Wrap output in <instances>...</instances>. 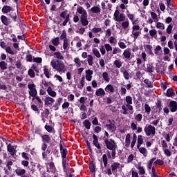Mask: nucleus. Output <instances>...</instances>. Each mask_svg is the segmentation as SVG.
<instances>
[{
	"label": "nucleus",
	"mask_w": 177,
	"mask_h": 177,
	"mask_svg": "<svg viewBox=\"0 0 177 177\" xmlns=\"http://www.w3.org/2000/svg\"><path fill=\"white\" fill-rule=\"evenodd\" d=\"M105 145L106 147V149H109V150H111V151L108 152L109 156L111 157V158L114 159L115 158V154H116V149H117V143L115 142L114 140L110 139V140H105Z\"/></svg>",
	"instance_id": "f257e3e1"
},
{
	"label": "nucleus",
	"mask_w": 177,
	"mask_h": 177,
	"mask_svg": "<svg viewBox=\"0 0 177 177\" xmlns=\"http://www.w3.org/2000/svg\"><path fill=\"white\" fill-rule=\"evenodd\" d=\"M50 66L58 73H66L67 71V66H66L63 62L53 59L50 62Z\"/></svg>",
	"instance_id": "f03ea898"
},
{
	"label": "nucleus",
	"mask_w": 177,
	"mask_h": 177,
	"mask_svg": "<svg viewBox=\"0 0 177 177\" xmlns=\"http://www.w3.org/2000/svg\"><path fill=\"white\" fill-rule=\"evenodd\" d=\"M131 37L133 38L135 41L138 39V37L140 36L142 34V30H140V26L139 25H133L131 28Z\"/></svg>",
	"instance_id": "7ed1b4c3"
},
{
	"label": "nucleus",
	"mask_w": 177,
	"mask_h": 177,
	"mask_svg": "<svg viewBox=\"0 0 177 177\" xmlns=\"http://www.w3.org/2000/svg\"><path fill=\"white\" fill-rule=\"evenodd\" d=\"M113 19L115 21H118V23H121L122 21H125L127 17L124 13H120V10H116L113 15Z\"/></svg>",
	"instance_id": "20e7f679"
},
{
	"label": "nucleus",
	"mask_w": 177,
	"mask_h": 177,
	"mask_svg": "<svg viewBox=\"0 0 177 177\" xmlns=\"http://www.w3.org/2000/svg\"><path fill=\"white\" fill-rule=\"evenodd\" d=\"M144 131L147 136H154L156 135V127L151 125H146Z\"/></svg>",
	"instance_id": "39448f33"
},
{
	"label": "nucleus",
	"mask_w": 177,
	"mask_h": 177,
	"mask_svg": "<svg viewBox=\"0 0 177 177\" xmlns=\"http://www.w3.org/2000/svg\"><path fill=\"white\" fill-rule=\"evenodd\" d=\"M122 114H124V115H128V114H133V106L129 108L128 105H122Z\"/></svg>",
	"instance_id": "423d86ee"
},
{
	"label": "nucleus",
	"mask_w": 177,
	"mask_h": 177,
	"mask_svg": "<svg viewBox=\"0 0 177 177\" xmlns=\"http://www.w3.org/2000/svg\"><path fill=\"white\" fill-rule=\"evenodd\" d=\"M59 147L62 157V165L64 168L66 169V157L67 156V150L63 148V145H60Z\"/></svg>",
	"instance_id": "0eeeda50"
},
{
	"label": "nucleus",
	"mask_w": 177,
	"mask_h": 177,
	"mask_svg": "<svg viewBox=\"0 0 177 177\" xmlns=\"http://www.w3.org/2000/svg\"><path fill=\"white\" fill-rule=\"evenodd\" d=\"M106 128L109 132H114V131H116L117 127H115V124H114V120H109V124L106 125Z\"/></svg>",
	"instance_id": "6e6552de"
},
{
	"label": "nucleus",
	"mask_w": 177,
	"mask_h": 177,
	"mask_svg": "<svg viewBox=\"0 0 177 177\" xmlns=\"http://www.w3.org/2000/svg\"><path fill=\"white\" fill-rule=\"evenodd\" d=\"M55 103V99L49 97L48 95L45 96L44 104L45 106H52Z\"/></svg>",
	"instance_id": "1a4fd4ad"
},
{
	"label": "nucleus",
	"mask_w": 177,
	"mask_h": 177,
	"mask_svg": "<svg viewBox=\"0 0 177 177\" xmlns=\"http://www.w3.org/2000/svg\"><path fill=\"white\" fill-rule=\"evenodd\" d=\"M8 149V151H9V153H10L11 156H15V153H16V151H17L16 150V149H17V146L16 145H12L11 144H9L7 147Z\"/></svg>",
	"instance_id": "9d476101"
},
{
	"label": "nucleus",
	"mask_w": 177,
	"mask_h": 177,
	"mask_svg": "<svg viewBox=\"0 0 177 177\" xmlns=\"http://www.w3.org/2000/svg\"><path fill=\"white\" fill-rule=\"evenodd\" d=\"M77 12L79 15H81L80 17H85L88 16V13L86 12V10L84 9L82 6H78Z\"/></svg>",
	"instance_id": "9b49d317"
},
{
	"label": "nucleus",
	"mask_w": 177,
	"mask_h": 177,
	"mask_svg": "<svg viewBox=\"0 0 177 177\" xmlns=\"http://www.w3.org/2000/svg\"><path fill=\"white\" fill-rule=\"evenodd\" d=\"M168 48L169 49H175L176 52H177V41H175L174 43V41L169 40L167 43Z\"/></svg>",
	"instance_id": "f8f14e48"
},
{
	"label": "nucleus",
	"mask_w": 177,
	"mask_h": 177,
	"mask_svg": "<svg viewBox=\"0 0 177 177\" xmlns=\"http://www.w3.org/2000/svg\"><path fill=\"white\" fill-rule=\"evenodd\" d=\"M170 111L171 113H175L177 110V102L175 101H171L169 103Z\"/></svg>",
	"instance_id": "ddd939ff"
},
{
	"label": "nucleus",
	"mask_w": 177,
	"mask_h": 177,
	"mask_svg": "<svg viewBox=\"0 0 177 177\" xmlns=\"http://www.w3.org/2000/svg\"><path fill=\"white\" fill-rule=\"evenodd\" d=\"M93 74V71L88 69L86 71V81H92V75Z\"/></svg>",
	"instance_id": "4468645a"
},
{
	"label": "nucleus",
	"mask_w": 177,
	"mask_h": 177,
	"mask_svg": "<svg viewBox=\"0 0 177 177\" xmlns=\"http://www.w3.org/2000/svg\"><path fill=\"white\" fill-rule=\"evenodd\" d=\"M1 20L4 26H9V24H10V19L5 15L1 17Z\"/></svg>",
	"instance_id": "2eb2a0df"
},
{
	"label": "nucleus",
	"mask_w": 177,
	"mask_h": 177,
	"mask_svg": "<svg viewBox=\"0 0 177 177\" xmlns=\"http://www.w3.org/2000/svg\"><path fill=\"white\" fill-rule=\"evenodd\" d=\"M104 89L105 92H107L108 93H114L115 91V89L114 88V86H113L112 84H108Z\"/></svg>",
	"instance_id": "dca6fc26"
},
{
	"label": "nucleus",
	"mask_w": 177,
	"mask_h": 177,
	"mask_svg": "<svg viewBox=\"0 0 177 177\" xmlns=\"http://www.w3.org/2000/svg\"><path fill=\"white\" fill-rule=\"evenodd\" d=\"M95 95L96 96L102 97V96H104V95H106V91H104V89L100 88L95 91Z\"/></svg>",
	"instance_id": "f3484780"
},
{
	"label": "nucleus",
	"mask_w": 177,
	"mask_h": 177,
	"mask_svg": "<svg viewBox=\"0 0 177 177\" xmlns=\"http://www.w3.org/2000/svg\"><path fill=\"white\" fill-rule=\"evenodd\" d=\"M15 173L18 176H21V177H26L24 174H26V169H17L15 170Z\"/></svg>",
	"instance_id": "a211bd4d"
},
{
	"label": "nucleus",
	"mask_w": 177,
	"mask_h": 177,
	"mask_svg": "<svg viewBox=\"0 0 177 177\" xmlns=\"http://www.w3.org/2000/svg\"><path fill=\"white\" fill-rule=\"evenodd\" d=\"M126 104H124L127 105L129 109H132V97L131 96H126Z\"/></svg>",
	"instance_id": "6ab92c4d"
},
{
	"label": "nucleus",
	"mask_w": 177,
	"mask_h": 177,
	"mask_svg": "<svg viewBox=\"0 0 177 177\" xmlns=\"http://www.w3.org/2000/svg\"><path fill=\"white\" fill-rule=\"evenodd\" d=\"M127 16L128 19L131 21L133 26L136 23V21H135V15L129 13V11H127Z\"/></svg>",
	"instance_id": "aec40b11"
},
{
	"label": "nucleus",
	"mask_w": 177,
	"mask_h": 177,
	"mask_svg": "<svg viewBox=\"0 0 177 177\" xmlns=\"http://www.w3.org/2000/svg\"><path fill=\"white\" fill-rule=\"evenodd\" d=\"M123 56L125 59H131V49L127 48L124 50L123 52Z\"/></svg>",
	"instance_id": "412c9836"
},
{
	"label": "nucleus",
	"mask_w": 177,
	"mask_h": 177,
	"mask_svg": "<svg viewBox=\"0 0 177 177\" xmlns=\"http://www.w3.org/2000/svg\"><path fill=\"white\" fill-rule=\"evenodd\" d=\"M47 93H48V95L50 96H51L52 97H56V91H53V89L52 88V87L49 86L47 88Z\"/></svg>",
	"instance_id": "4be33fe9"
},
{
	"label": "nucleus",
	"mask_w": 177,
	"mask_h": 177,
	"mask_svg": "<svg viewBox=\"0 0 177 177\" xmlns=\"http://www.w3.org/2000/svg\"><path fill=\"white\" fill-rule=\"evenodd\" d=\"M122 28L123 30H127L129 28V20L127 19L126 21H123L121 23Z\"/></svg>",
	"instance_id": "5701e85b"
},
{
	"label": "nucleus",
	"mask_w": 177,
	"mask_h": 177,
	"mask_svg": "<svg viewBox=\"0 0 177 177\" xmlns=\"http://www.w3.org/2000/svg\"><path fill=\"white\" fill-rule=\"evenodd\" d=\"M113 64L117 68H121V67H122L123 62L121 59H117L113 62Z\"/></svg>",
	"instance_id": "b1692460"
},
{
	"label": "nucleus",
	"mask_w": 177,
	"mask_h": 177,
	"mask_svg": "<svg viewBox=\"0 0 177 177\" xmlns=\"http://www.w3.org/2000/svg\"><path fill=\"white\" fill-rule=\"evenodd\" d=\"M80 21L84 27L89 24V21H88V16L80 17Z\"/></svg>",
	"instance_id": "393cba45"
},
{
	"label": "nucleus",
	"mask_w": 177,
	"mask_h": 177,
	"mask_svg": "<svg viewBox=\"0 0 177 177\" xmlns=\"http://www.w3.org/2000/svg\"><path fill=\"white\" fill-rule=\"evenodd\" d=\"M124 145L126 147H129V145H131V134L127 133L125 138Z\"/></svg>",
	"instance_id": "a878e982"
},
{
	"label": "nucleus",
	"mask_w": 177,
	"mask_h": 177,
	"mask_svg": "<svg viewBox=\"0 0 177 177\" xmlns=\"http://www.w3.org/2000/svg\"><path fill=\"white\" fill-rule=\"evenodd\" d=\"M93 145L97 147V149H100V145L99 144V142L97 141V136L95 134L93 135Z\"/></svg>",
	"instance_id": "bb28decb"
},
{
	"label": "nucleus",
	"mask_w": 177,
	"mask_h": 177,
	"mask_svg": "<svg viewBox=\"0 0 177 177\" xmlns=\"http://www.w3.org/2000/svg\"><path fill=\"white\" fill-rule=\"evenodd\" d=\"M156 28H158L159 30H165V25L164 23L162 22H156Z\"/></svg>",
	"instance_id": "cd10ccee"
},
{
	"label": "nucleus",
	"mask_w": 177,
	"mask_h": 177,
	"mask_svg": "<svg viewBox=\"0 0 177 177\" xmlns=\"http://www.w3.org/2000/svg\"><path fill=\"white\" fill-rule=\"evenodd\" d=\"M136 140H138V136L135 133H133L131 144V149H133V147H135V145H136Z\"/></svg>",
	"instance_id": "c85d7f7f"
},
{
	"label": "nucleus",
	"mask_w": 177,
	"mask_h": 177,
	"mask_svg": "<svg viewBox=\"0 0 177 177\" xmlns=\"http://www.w3.org/2000/svg\"><path fill=\"white\" fill-rule=\"evenodd\" d=\"M92 52L94 56H95V57H97V59H100V57H102V55H100V53L99 52V50H97V48H93L92 49Z\"/></svg>",
	"instance_id": "c756f323"
},
{
	"label": "nucleus",
	"mask_w": 177,
	"mask_h": 177,
	"mask_svg": "<svg viewBox=\"0 0 177 177\" xmlns=\"http://www.w3.org/2000/svg\"><path fill=\"white\" fill-rule=\"evenodd\" d=\"M77 86L80 89H82V88H84V86H85V77H82L80 80V84H78Z\"/></svg>",
	"instance_id": "7c9ffc66"
},
{
	"label": "nucleus",
	"mask_w": 177,
	"mask_h": 177,
	"mask_svg": "<svg viewBox=\"0 0 177 177\" xmlns=\"http://www.w3.org/2000/svg\"><path fill=\"white\" fill-rule=\"evenodd\" d=\"M120 165L118 162H113L111 166L113 172H117V169L120 168Z\"/></svg>",
	"instance_id": "2f4dec72"
},
{
	"label": "nucleus",
	"mask_w": 177,
	"mask_h": 177,
	"mask_svg": "<svg viewBox=\"0 0 177 177\" xmlns=\"http://www.w3.org/2000/svg\"><path fill=\"white\" fill-rule=\"evenodd\" d=\"M44 74L46 78H50V73H49V70L48 69V66H44Z\"/></svg>",
	"instance_id": "473e14b6"
},
{
	"label": "nucleus",
	"mask_w": 177,
	"mask_h": 177,
	"mask_svg": "<svg viewBox=\"0 0 177 177\" xmlns=\"http://www.w3.org/2000/svg\"><path fill=\"white\" fill-rule=\"evenodd\" d=\"M138 149H139L140 146H142V145H143V136L142 135H139L138 136Z\"/></svg>",
	"instance_id": "72a5a7b5"
},
{
	"label": "nucleus",
	"mask_w": 177,
	"mask_h": 177,
	"mask_svg": "<svg viewBox=\"0 0 177 177\" xmlns=\"http://www.w3.org/2000/svg\"><path fill=\"white\" fill-rule=\"evenodd\" d=\"M11 10H12V7L9 6H5L2 8L3 13H9L11 12Z\"/></svg>",
	"instance_id": "f704fd0d"
},
{
	"label": "nucleus",
	"mask_w": 177,
	"mask_h": 177,
	"mask_svg": "<svg viewBox=\"0 0 177 177\" xmlns=\"http://www.w3.org/2000/svg\"><path fill=\"white\" fill-rule=\"evenodd\" d=\"M150 15H151V19H153L154 23H157V21H158V17L157 14L154 12H151Z\"/></svg>",
	"instance_id": "c9c22d12"
},
{
	"label": "nucleus",
	"mask_w": 177,
	"mask_h": 177,
	"mask_svg": "<svg viewBox=\"0 0 177 177\" xmlns=\"http://www.w3.org/2000/svg\"><path fill=\"white\" fill-rule=\"evenodd\" d=\"M167 96H168V97H174V96H175V92H174V90H172V88L167 89Z\"/></svg>",
	"instance_id": "e433bc0d"
},
{
	"label": "nucleus",
	"mask_w": 177,
	"mask_h": 177,
	"mask_svg": "<svg viewBox=\"0 0 177 177\" xmlns=\"http://www.w3.org/2000/svg\"><path fill=\"white\" fill-rule=\"evenodd\" d=\"M87 62L88 66H93V56H92L91 55H88L87 57Z\"/></svg>",
	"instance_id": "4c0bfd02"
},
{
	"label": "nucleus",
	"mask_w": 177,
	"mask_h": 177,
	"mask_svg": "<svg viewBox=\"0 0 177 177\" xmlns=\"http://www.w3.org/2000/svg\"><path fill=\"white\" fill-rule=\"evenodd\" d=\"M138 150L141 154H142L145 157H147V149L145 147H140Z\"/></svg>",
	"instance_id": "58836bf2"
},
{
	"label": "nucleus",
	"mask_w": 177,
	"mask_h": 177,
	"mask_svg": "<svg viewBox=\"0 0 177 177\" xmlns=\"http://www.w3.org/2000/svg\"><path fill=\"white\" fill-rule=\"evenodd\" d=\"M55 57L57 59H59V60H64V56H63V55L62 53H60V52H55L54 53Z\"/></svg>",
	"instance_id": "ea45409f"
},
{
	"label": "nucleus",
	"mask_w": 177,
	"mask_h": 177,
	"mask_svg": "<svg viewBox=\"0 0 177 177\" xmlns=\"http://www.w3.org/2000/svg\"><path fill=\"white\" fill-rule=\"evenodd\" d=\"M74 63H75L76 67H81V64H82V61H81L80 58L76 57L74 59Z\"/></svg>",
	"instance_id": "a19ab883"
},
{
	"label": "nucleus",
	"mask_w": 177,
	"mask_h": 177,
	"mask_svg": "<svg viewBox=\"0 0 177 177\" xmlns=\"http://www.w3.org/2000/svg\"><path fill=\"white\" fill-rule=\"evenodd\" d=\"M91 10L92 13H96V14L100 13V8H99L97 6H94V7L91 8Z\"/></svg>",
	"instance_id": "79ce46f5"
},
{
	"label": "nucleus",
	"mask_w": 177,
	"mask_h": 177,
	"mask_svg": "<svg viewBox=\"0 0 177 177\" xmlns=\"http://www.w3.org/2000/svg\"><path fill=\"white\" fill-rule=\"evenodd\" d=\"M42 140L44 143H49L50 142V137L48 135H44L42 136Z\"/></svg>",
	"instance_id": "37998d69"
},
{
	"label": "nucleus",
	"mask_w": 177,
	"mask_h": 177,
	"mask_svg": "<svg viewBox=\"0 0 177 177\" xmlns=\"http://www.w3.org/2000/svg\"><path fill=\"white\" fill-rule=\"evenodd\" d=\"M51 42H52L53 45H54V46H59V44H60V42L59 41V37H55V38L51 40Z\"/></svg>",
	"instance_id": "c03bdc74"
},
{
	"label": "nucleus",
	"mask_w": 177,
	"mask_h": 177,
	"mask_svg": "<svg viewBox=\"0 0 177 177\" xmlns=\"http://www.w3.org/2000/svg\"><path fill=\"white\" fill-rule=\"evenodd\" d=\"M102 77H103L104 81H106V82H110V77H109V73H107V72H104L102 73Z\"/></svg>",
	"instance_id": "a18cd8bd"
},
{
	"label": "nucleus",
	"mask_w": 177,
	"mask_h": 177,
	"mask_svg": "<svg viewBox=\"0 0 177 177\" xmlns=\"http://www.w3.org/2000/svg\"><path fill=\"white\" fill-rule=\"evenodd\" d=\"M122 73H123V76L124 80H128L131 78V75H129V73H128V71H124Z\"/></svg>",
	"instance_id": "49530a36"
},
{
	"label": "nucleus",
	"mask_w": 177,
	"mask_h": 177,
	"mask_svg": "<svg viewBox=\"0 0 177 177\" xmlns=\"http://www.w3.org/2000/svg\"><path fill=\"white\" fill-rule=\"evenodd\" d=\"M0 68L1 70H6L8 68V64L6 62L2 61L0 62Z\"/></svg>",
	"instance_id": "de8ad7c7"
},
{
	"label": "nucleus",
	"mask_w": 177,
	"mask_h": 177,
	"mask_svg": "<svg viewBox=\"0 0 177 177\" xmlns=\"http://www.w3.org/2000/svg\"><path fill=\"white\" fill-rule=\"evenodd\" d=\"M29 94L30 96H32V97H35V96H37V89L33 88L30 90Z\"/></svg>",
	"instance_id": "09e8293b"
},
{
	"label": "nucleus",
	"mask_w": 177,
	"mask_h": 177,
	"mask_svg": "<svg viewBox=\"0 0 177 177\" xmlns=\"http://www.w3.org/2000/svg\"><path fill=\"white\" fill-rule=\"evenodd\" d=\"M142 118H143V115H142L140 113H138L135 116V120L137 121V122H140V121H142Z\"/></svg>",
	"instance_id": "8fccbe9b"
},
{
	"label": "nucleus",
	"mask_w": 177,
	"mask_h": 177,
	"mask_svg": "<svg viewBox=\"0 0 177 177\" xmlns=\"http://www.w3.org/2000/svg\"><path fill=\"white\" fill-rule=\"evenodd\" d=\"M83 124L84 127H86V129H91V122H89V120H86Z\"/></svg>",
	"instance_id": "3c124183"
},
{
	"label": "nucleus",
	"mask_w": 177,
	"mask_h": 177,
	"mask_svg": "<svg viewBox=\"0 0 177 177\" xmlns=\"http://www.w3.org/2000/svg\"><path fill=\"white\" fill-rule=\"evenodd\" d=\"M102 161H103L104 167H107V162H108L107 155L104 154L102 156Z\"/></svg>",
	"instance_id": "603ef678"
},
{
	"label": "nucleus",
	"mask_w": 177,
	"mask_h": 177,
	"mask_svg": "<svg viewBox=\"0 0 177 177\" xmlns=\"http://www.w3.org/2000/svg\"><path fill=\"white\" fill-rule=\"evenodd\" d=\"M138 172L140 175H145V174H146V171H145V169L143 168V167L139 166L138 167Z\"/></svg>",
	"instance_id": "864d4df0"
},
{
	"label": "nucleus",
	"mask_w": 177,
	"mask_h": 177,
	"mask_svg": "<svg viewBox=\"0 0 177 177\" xmlns=\"http://www.w3.org/2000/svg\"><path fill=\"white\" fill-rule=\"evenodd\" d=\"M118 46L119 48H120V49H126L127 48V44H125V43L120 41L118 42Z\"/></svg>",
	"instance_id": "5fc2aeb1"
},
{
	"label": "nucleus",
	"mask_w": 177,
	"mask_h": 177,
	"mask_svg": "<svg viewBox=\"0 0 177 177\" xmlns=\"http://www.w3.org/2000/svg\"><path fill=\"white\" fill-rule=\"evenodd\" d=\"M104 48H105V50H106V52H110L113 50V48L109 44H105L104 46Z\"/></svg>",
	"instance_id": "6e6d98bb"
},
{
	"label": "nucleus",
	"mask_w": 177,
	"mask_h": 177,
	"mask_svg": "<svg viewBox=\"0 0 177 177\" xmlns=\"http://www.w3.org/2000/svg\"><path fill=\"white\" fill-rule=\"evenodd\" d=\"M159 8L160 10H161V12H162V13L165 12V4H164L163 3H159Z\"/></svg>",
	"instance_id": "4d7b16f0"
},
{
	"label": "nucleus",
	"mask_w": 177,
	"mask_h": 177,
	"mask_svg": "<svg viewBox=\"0 0 177 177\" xmlns=\"http://www.w3.org/2000/svg\"><path fill=\"white\" fill-rule=\"evenodd\" d=\"M145 112L147 113V114H150V111H151V108H150V106H149V104H145Z\"/></svg>",
	"instance_id": "13d9d810"
},
{
	"label": "nucleus",
	"mask_w": 177,
	"mask_h": 177,
	"mask_svg": "<svg viewBox=\"0 0 177 177\" xmlns=\"http://www.w3.org/2000/svg\"><path fill=\"white\" fill-rule=\"evenodd\" d=\"M147 73H153L154 68H153V66L148 64L147 66V68H146Z\"/></svg>",
	"instance_id": "bf43d9fd"
},
{
	"label": "nucleus",
	"mask_w": 177,
	"mask_h": 177,
	"mask_svg": "<svg viewBox=\"0 0 177 177\" xmlns=\"http://www.w3.org/2000/svg\"><path fill=\"white\" fill-rule=\"evenodd\" d=\"M135 156H133V154H130L127 158V163L129 164V162H132Z\"/></svg>",
	"instance_id": "052dcab7"
},
{
	"label": "nucleus",
	"mask_w": 177,
	"mask_h": 177,
	"mask_svg": "<svg viewBox=\"0 0 177 177\" xmlns=\"http://www.w3.org/2000/svg\"><path fill=\"white\" fill-rule=\"evenodd\" d=\"M160 50H161V46H157L154 50L155 55H160Z\"/></svg>",
	"instance_id": "680f3d73"
},
{
	"label": "nucleus",
	"mask_w": 177,
	"mask_h": 177,
	"mask_svg": "<svg viewBox=\"0 0 177 177\" xmlns=\"http://www.w3.org/2000/svg\"><path fill=\"white\" fill-rule=\"evenodd\" d=\"M149 35L151 37H156L157 35V30L156 29H152L149 30Z\"/></svg>",
	"instance_id": "e2e57ef3"
},
{
	"label": "nucleus",
	"mask_w": 177,
	"mask_h": 177,
	"mask_svg": "<svg viewBox=\"0 0 177 177\" xmlns=\"http://www.w3.org/2000/svg\"><path fill=\"white\" fill-rule=\"evenodd\" d=\"M10 17H12V19H13V20H15V21H16V18L17 17V15L16 14V12L12 11L10 13Z\"/></svg>",
	"instance_id": "0e129e2a"
},
{
	"label": "nucleus",
	"mask_w": 177,
	"mask_h": 177,
	"mask_svg": "<svg viewBox=\"0 0 177 177\" xmlns=\"http://www.w3.org/2000/svg\"><path fill=\"white\" fill-rule=\"evenodd\" d=\"M172 28H173L172 25H171V24L169 25L166 30L167 34H172Z\"/></svg>",
	"instance_id": "69168bd1"
},
{
	"label": "nucleus",
	"mask_w": 177,
	"mask_h": 177,
	"mask_svg": "<svg viewBox=\"0 0 177 177\" xmlns=\"http://www.w3.org/2000/svg\"><path fill=\"white\" fill-rule=\"evenodd\" d=\"M6 51L7 53H9V55H15V51H13L10 47H7Z\"/></svg>",
	"instance_id": "338daca9"
},
{
	"label": "nucleus",
	"mask_w": 177,
	"mask_h": 177,
	"mask_svg": "<svg viewBox=\"0 0 177 177\" xmlns=\"http://www.w3.org/2000/svg\"><path fill=\"white\" fill-rule=\"evenodd\" d=\"M152 175L151 177H158V175L157 174V172H156V169L154 167H152Z\"/></svg>",
	"instance_id": "774afa93"
}]
</instances>
